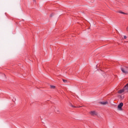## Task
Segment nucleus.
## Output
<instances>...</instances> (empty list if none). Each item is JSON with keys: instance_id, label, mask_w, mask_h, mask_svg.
I'll return each mask as SVG.
<instances>
[{"instance_id": "nucleus-2", "label": "nucleus", "mask_w": 128, "mask_h": 128, "mask_svg": "<svg viewBox=\"0 0 128 128\" xmlns=\"http://www.w3.org/2000/svg\"><path fill=\"white\" fill-rule=\"evenodd\" d=\"M123 106H124V103L122 102L120 103L118 106V110H122V108Z\"/></svg>"}, {"instance_id": "nucleus-6", "label": "nucleus", "mask_w": 128, "mask_h": 128, "mask_svg": "<svg viewBox=\"0 0 128 128\" xmlns=\"http://www.w3.org/2000/svg\"><path fill=\"white\" fill-rule=\"evenodd\" d=\"M118 12H119V14H126V13L122 12V11H119Z\"/></svg>"}, {"instance_id": "nucleus-9", "label": "nucleus", "mask_w": 128, "mask_h": 128, "mask_svg": "<svg viewBox=\"0 0 128 128\" xmlns=\"http://www.w3.org/2000/svg\"><path fill=\"white\" fill-rule=\"evenodd\" d=\"M62 80H63L64 82H67V80H64V79H62Z\"/></svg>"}, {"instance_id": "nucleus-3", "label": "nucleus", "mask_w": 128, "mask_h": 128, "mask_svg": "<svg viewBox=\"0 0 128 128\" xmlns=\"http://www.w3.org/2000/svg\"><path fill=\"white\" fill-rule=\"evenodd\" d=\"M90 114L92 116H96V114H98V113H96L95 111H92L90 112Z\"/></svg>"}, {"instance_id": "nucleus-12", "label": "nucleus", "mask_w": 128, "mask_h": 128, "mask_svg": "<svg viewBox=\"0 0 128 128\" xmlns=\"http://www.w3.org/2000/svg\"><path fill=\"white\" fill-rule=\"evenodd\" d=\"M124 39L126 38V36H124Z\"/></svg>"}, {"instance_id": "nucleus-11", "label": "nucleus", "mask_w": 128, "mask_h": 128, "mask_svg": "<svg viewBox=\"0 0 128 128\" xmlns=\"http://www.w3.org/2000/svg\"><path fill=\"white\" fill-rule=\"evenodd\" d=\"M128 86V83L125 86V88H126V86Z\"/></svg>"}, {"instance_id": "nucleus-1", "label": "nucleus", "mask_w": 128, "mask_h": 128, "mask_svg": "<svg viewBox=\"0 0 128 128\" xmlns=\"http://www.w3.org/2000/svg\"><path fill=\"white\" fill-rule=\"evenodd\" d=\"M121 70L123 72V74H128V67L124 66L121 67Z\"/></svg>"}, {"instance_id": "nucleus-14", "label": "nucleus", "mask_w": 128, "mask_h": 128, "mask_svg": "<svg viewBox=\"0 0 128 128\" xmlns=\"http://www.w3.org/2000/svg\"><path fill=\"white\" fill-rule=\"evenodd\" d=\"M50 16H51V17L52 16V15Z\"/></svg>"}, {"instance_id": "nucleus-4", "label": "nucleus", "mask_w": 128, "mask_h": 128, "mask_svg": "<svg viewBox=\"0 0 128 128\" xmlns=\"http://www.w3.org/2000/svg\"><path fill=\"white\" fill-rule=\"evenodd\" d=\"M100 104H103L104 106L106 104H108V102L107 101H106V102H100Z\"/></svg>"}, {"instance_id": "nucleus-8", "label": "nucleus", "mask_w": 128, "mask_h": 128, "mask_svg": "<svg viewBox=\"0 0 128 128\" xmlns=\"http://www.w3.org/2000/svg\"><path fill=\"white\" fill-rule=\"evenodd\" d=\"M124 88H126V90H128V85L126 87V86H124Z\"/></svg>"}, {"instance_id": "nucleus-7", "label": "nucleus", "mask_w": 128, "mask_h": 128, "mask_svg": "<svg viewBox=\"0 0 128 128\" xmlns=\"http://www.w3.org/2000/svg\"><path fill=\"white\" fill-rule=\"evenodd\" d=\"M50 88H56V86H50Z\"/></svg>"}, {"instance_id": "nucleus-10", "label": "nucleus", "mask_w": 128, "mask_h": 128, "mask_svg": "<svg viewBox=\"0 0 128 128\" xmlns=\"http://www.w3.org/2000/svg\"><path fill=\"white\" fill-rule=\"evenodd\" d=\"M71 106H72V108H76V106H74V105H72V104H71Z\"/></svg>"}, {"instance_id": "nucleus-13", "label": "nucleus", "mask_w": 128, "mask_h": 128, "mask_svg": "<svg viewBox=\"0 0 128 128\" xmlns=\"http://www.w3.org/2000/svg\"><path fill=\"white\" fill-rule=\"evenodd\" d=\"M34 2H36V0H34Z\"/></svg>"}, {"instance_id": "nucleus-5", "label": "nucleus", "mask_w": 128, "mask_h": 128, "mask_svg": "<svg viewBox=\"0 0 128 128\" xmlns=\"http://www.w3.org/2000/svg\"><path fill=\"white\" fill-rule=\"evenodd\" d=\"M124 92V89L123 88V89H122V90H118V94H122Z\"/></svg>"}]
</instances>
